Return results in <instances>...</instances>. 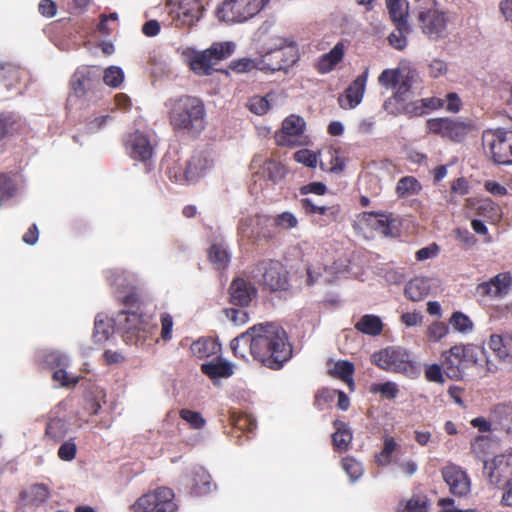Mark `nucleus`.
I'll list each match as a JSON object with an SVG mask.
<instances>
[{"label":"nucleus","instance_id":"f257e3e1","mask_svg":"<svg viewBox=\"0 0 512 512\" xmlns=\"http://www.w3.org/2000/svg\"><path fill=\"white\" fill-rule=\"evenodd\" d=\"M230 347L236 357L245 359L250 353L262 365L274 370L281 369L293 352L286 331L274 323L250 327L235 337Z\"/></svg>","mask_w":512,"mask_h":512},{"label":"nucleus","instance_id":"f03ea898","mask_svg":"<svg viewBox=\"0 0 512 512\" xmlns=\"http://www.w3.org/2000/svg\"><path fill=\"white\" fill-rule=\"evenodd\" d=\"M165 107L176 132L198 136L205 129L206 109L200 98L190 95L173 97L165 102Z\"/></svg>","mask_w":512,"mask_h":512},{"label":"nucleus","instance_id":"7ed1b4c3","mask_svg":"<svg viewBox=\"0 0 512 512\" xmlns=\"http://www.w3.org/2000/svg\"><path fill=\"white\" fill-rule=\"evenodd\" d=\"M101 72L97 67H79L72 76V92L68 96L70 110H82L94 106L102 97Z\"/></svg>","mask_w":512,"mask_h":512},{"label":"nucleus","instance_id":"20e7f679","mask_svg":"<svg viewBox=\"0 0 512 512\" xmlns=\"http://www.w3.org/2000/svg\"><path fill=\"white\" fill-rule=\"evenodd\" d=\"M415 9L424 35L432 40L446 37L448 16L435 0H417Z\"/></svg>","mask_w":512,"mask_h":512},{"label":"nucleus","instance_id":"39448f33","mask_svg":"<svg viewBox=\"0 0 512 512\" xmlns=\"http://www.w3.org/2000/svg\"><path fill=\"white\" fill-rule=\"evenodd\" d=\"M481 350L472 344L454 345L442 353L443 371L452 380H461L466 369L478 363Z\"/></svg>","mask_w":512,"mask_h":512},{"label":"nucleus","instance_id":"423d86ee","mask_svg":"<svg viewBox=\"0 0 512 512\" xmlns=\"http://www.w3.org/2000/svg\"><path fill=\"white\" fill-rule=\"evenodd\" d=\"M371 361L387 372L400 373L410 378L419 375V369L412 361L410 353L399 346H390L373 353Z\"/></svg>","mask_w":512,"mask_h":512},{"label":"nucleus","instance_id":"0eeeda50","mask_svg":"<svg viewBox=\"0 0 512 512\" xmlns=\"http://www.w3.org/2000/svg\"><path fill=\"white\" fill-rule=\"evenodd\" d=\"M250 277L272 292L287 291L289 276L282 262L272 259L259 261L249 272Z\"/></svg>","mask_w":512,"mask_h":512},{"label":"nucleus","instance_id":"6e6552de","mask_svg":"<svg viewBox=\"0 0 512 512\" xmlns=\"http://www.w3.org/2000/svg\"><path fill=\"white\" fill-rule=\"evenodd\" d=\"M270 0H222L215 10L218 20L228 23H244L255 17Z\"/></svg>","mask_w":512,"mask_h":512},{"label":"nucleus","instance_id":"1a4fd4ad","mask_svg":"<svg viewBox=\"0 0 512 512\" xmlns=\"http://www.w3.org/2000/svg\"><path fill=\"white\" fill-rule=\"evenodd\" d=\"M509 135L510 130L502 128L483 132L482 144L484 151L496 164L512 165Z\"/></svg>","mask_w":512,"mask_h":512},{"label":"nucleus","instance_id":"9d476101","mask_svg":"<svg viewBox=\"0 0 512 512\" xmlns=\"http://www.w3.org/2000/svg\"><path fill=\"white\" fill-rule=\"evenodd\" d=\"M105 277L120 302L126 306H133L138 302L135 287L137 277L134 273L114 268L106 270Z\"/></svg>","mask_w":512,"mask_h":512},{"label":"nucleus","instance_id":"9b49d317","mask_svg":"<svg viewBox=\"0 0 512 512\" xmlns=\"http://www.w3.org/2000/svg\"><path fill=\"white\" fill-rule=\"evenodd\" d=\"M297 61L296 49L293 45L280 40L279 44L266 49L258 59V69L266 73H273L291 66Z\"/></svg>","mask_w":512,"mask_h":512},{"label":"nucleus","instance_id":"f8f14e48","mask_svg":"<svg viewBox=\"0 0 512 512\" xmlns=\"http://www.w3.org/2000/svg\"><path fill=\"white\" fill-rule=\"evenodd\" d=\"M174 498L170 488L161 487L142 495L131 508L134 512H174L177 510Z\"/></svg>","mask_w":512,"mask_h":512},{"label":"nucleus","instance_id":"ddd939ff","mask_svg":"<svg viewBox=\"0 0 512 512\" xmlns=\"http://www.w3.org/2000/svg\"><path fill=\"white\" fill-rule=\"evenodd\" d=\"M427 128L429 132L442 138H447L453 142H461L471 130V124L456 118L439 117L429 119Z\"/></svg>","mask_w":512,"mask_h":512},{"label":"nucleus","instance_id":"4468645a","mask_svg":"<svg viewBox=\"0 0 512 512\" xmlns=\"http://www.w3.org/2000/svg\"><path fill=\"white\" fill-rule=\"evenodd\" d=\"M306 123L304 119L297 115L286 117L282 123V129L276 133L275 140L279 146L296 147L304 145Z\"/></svg>","mask_w":512,"mask_h":512},{"label":"nucleus","instance_id":"2eb2a0df","mask_svg":"<svg viewBox=\"0 0 512 512\" xmlns=\"http://www.w3.org/2000/svg\"><path fill=\"white\" fill-rule=\"evenodd\" d=\"M137 310H123L114 319L115 329L121 333L138 334L147 331L149 316Z\"/></svg>","mask_w":512,"mask_h":512},{"label":"nucleus","instance_id":"dca6fc26","mask_svg":"<svg viewBox=\"0 0 512 512\" xmlns=\"http://www.w3.org/2000/svg\"><path fill=\"white\" fill-rule=\"evenodd\" d=\"M442 477L454 496L465 497L470 493L471 480L462 467L448 465L442 469Z\"/></svg>","mask_w":512,"mask_h":512},{"label":"nucleus","instance_id":"f3484780","mask_svg":"<svg viewBox=\"0 0 512 512\" xmlns=\"http://www.w3.org/2000/svg\"><path fill=\"white\" fill-rule=\"evenodd\" d=\"M484 474L491 485L510 481L512 477V455H497L491 461H484Z\"/></svg>","mask_w":512,"mask_h":512},{"label":"nucleus","instance_id":"a211bd4d","mask_svg":"<svg viewBox=\"0 0 512 512\" xmlns=\"http://www.w3.org/2000/svg\"><path fill=\"white\" fill-rule=\"evenodd\" d=\"M204 7L199 0H183L170 12L172 23L176 27L191 26L202 16Z\"/></svg>","mask_w":512,"mask_h":512},{"label":"nucleus","instance_id":"6ab92c4d","mask_svg":"<svg viewBox=\"0 0 512 512\" xmlns=\"http://www.w3.org/2000/svg\"><path fill=\"white\" fill-rule=\"evenodd\" d=\"M348 271V264L344 260H336L331 266H310L307 269V285L311 286L316 283H331L337 277Z\"/></svg>","mask_w":512,"mask_h":512},{"label":"nucleus","instance_id":"aec40b11","mask_svg":"<svg viewBox=\"0 0 512 512\" xmlns=\"http://www.w3.org/2000/svg\"><path fill=\"white\" fill-rule=\"evenodd\" d=\"M45 362L54 370L53 380L60 386L75 385L78 382L77 376L70 375L66 371L70 364V359L66 354L59 351L49 352L45 356Z\"/></svg>","mask_w":512,"mask_h":512},{"label":"nucleus","instance_id":"412c9836","mask_svg":"<svg viewBox=\"0 0 512 512\" xmlns=\"http://www.w3.org/2000/svg\"><path fill=\"white\" fill-rule=\"evenodd\" d=\"M127 153L134 160L148 162L153 156V146L148 136L140 131L128 135L125 140Z\"/></svg>","mask_w":512,"mask_h":512},{"label":"nucleus","instance_id":"4be33fe9","mask_svg":"<svg viewBox=\"0 0 512 512\" xmlns=\"http://www.w3.org/2000/svg\"><path fill=\"white\" fill-rule=\"evenodd\" d=\"M369 69L365 68L363 73L359 75L345 90L344 95L339 97V104L344 109H352L358 106L363 98Z\"/></svg>","mask_w":512,"mask_h":512},{"label":"nucleus","instance_id":"5701e85b","mask_svg":"<svg viewBox=\"0 0 512 512\" xmlns=\"http://www.w3.org/2000/svg\"><path fill=\"white\" fill-rule=\"evenodd\" d=\"M511 285V275L509 273H500L490 281L480 283L476 291L480 296L502 297L508 293Z\"/></svg>","mask_w":512,"mask_h":512},{"label":"nucleus","instance_id":"b1692460","mask_svg":"<svg viewBox=\"0 0 512 512\" xmlns=\"http://www.w3.org/2000/svg\"><path fill=\"white\" fill-rule=\"evenodd\" d=\"M230 301L232 304L245 307L255 297V287L243 278H236L232 281L230 288Z\"/></svg>","mask_w":512,"mask_h":512},{"label":"nucleus","instance_id":"393cba45","mask_svg":"<svg viewBox=\"0 0 512 512\" xmlns=\"http://www.w3.org/2000/svg\"><path fill=\"white\" fill-rule=\"evenodd\" d=\"M188 168V174L192 183L198 181L201 177L213 167V159L208 151H197L191 158L185 162Z\"/></svg>","mask_w":512,"mask_h":512},{"label":"nucleus","instance_id":"a878e982","mask_svg":"<svg viewBox=\"0 0 512 512\" xmlns=\"http://www.w3.org/2000/svg\"><path fill=\"white\" fill-rule=\"evenodd\" d=\"M252 167L259 168L262 175L274 184L279 183L287 173L285 166L280 162L270 158L263 160L261 156L254 157Z\"/></svg>","mask_w":512,"mask_h":512},{"label":"nucleus","instance_id":"bb28decb","mask_svg":"<svg viewBox=\"0 0 512 512\" xmlns=\"http://www.w3.org/2000/svg\"><path fill=\"white\" fill-rule=\"evenodd\" d=\"M186 61L190 69L199 76L211 75L214 70L213 67L216 65L206 49L203 51L193 50L187 53Z\"/></svg>","mask_w":512,"mask_h":512},{"label":"nucleus","instance_id":"cd10ccee","mask_svg":"<svg viewBox=\"0 0 512 512\" xmlns=\"http://www.w3.org/2000/svg\"><path fill=\"white\" fill-rule=\"evenodd\" d=\"M363 218L367 225L384 236H392L396 230V220L391 214L365 213Z\"/></svg>","mask_w":512,"mask_h":512},{"label":"nucleus","instance_id":"c85d7f7f","mask_svg":"<svg viewBox=\"0 0 512 512\" xmlns=\"http://www.w3.org/2000/svg\"><path fill=\"white\" fill-rule=\"evenodd\" d=\"M211 476L208 471L201 467L192 470L190 493L194 496H203L211 492Z\"/></svg>","mask_w":512,"mask_h":512},{"label":"nucleus","instance_id":"c756f323","mask_svg":"<svg viewBox=\"0 0 512 512\" xmlns=\"http://www.w3.org/2000/svg\"><path fill=\"white\" fill-rule=\"evenodd\" d=\"M493 430L512 433V405L499 404L492 410Z\"/></svg>","mask_w":512,"mask_h":512},{"label":"nucleus","instance_id":"7c9ffc66","mask_svg":"<svg viewBox=\"0 0 512 512\" xmlns=\"http://www.w3.org/2000/svg\"><path fill=\"white\" fill-rule=\"evenodd\" d=\"M193 356L203 359L217 355L221 351V345L210 337H202L194 341L190 346Z\"/></svg>","mask_w":512,"mask_h":512},{"label":"nucleus","instance_id":"2f4dec72","mask_svg":"<svg viewBox=\"0 0 512 512\" xmlns=\"http://www.w3.org/2000/svg\"><path fill=\"white\" fill-rule=\"evenodd\" d=\"M209 259L216 269H225L231 260V254L227 244L222 240H216L209 248Z\"/></svg>","mask_w":512,"mask_h":512},{"label":"nucleus","instance_id":"473e14b6","mask_svg":"<svg viewBox=\"0 0 512 512\" xmlns=\"http://www.w3.org/2000/svg\"><path fill=\"white\" fill-rule=\"evenodd\" d=\"M414 77H415V71H413V70H409L405 76H403V75L400 76V82L396 87L395 93L393 94L392 97L387 99L383 104V108L386 111H389V107L393 100L398 103H404L408 99L409 93L411 90V84H412Z\"/></svg>","mask_w":512,"mask_h":512},{"label":"nucleus","instance_id":"72a5a7b5","mask_svg":"<svg viewBox=\"0 0 512 512\" xmlns=\"http://www.w3.org/2000/svg\"><path fill=\"white\" fill-rule=\"evenodd\" d=\"M430 291V283L427 278L415 277L411 279L405 286V295L412 301L423 300Z\"/></svg>","mask_w":512,"mask_h":512},{"label":"nucleus","instance_id":"f704fd0d","mask_svg":"<svg viewBox=\"0 0 512 512\" xmlns=\"http://www.w3.org/2000/svg\"><path fill=\"white\" fill-rule=\"evenodd\" d=\"M400 444L391 436L384 435L383 447L381 451L375 455L377 465L386 467L393 462V455L400 451Z\"/></svg>","mask_w":512,"mask_h":512},{"label":"nucleus","instance_id":"c9c22d12","mask_svg":"<svg viewBox=\"0 0 512 512\" xmlns=\"http://www.w3.org/2000/svg\"><path fill=\"white\" fill-rule=\"evenodd\" d=\"M355 328L365 335L375 337L382 333L383 323L379 316L366 314L358 320L355 324Z\"/></svg>","mask_w":512,"mask_h":512},{"label":"nucleus","instance_id":"e433bc0d","mask_svg":"<svg viewBox=\"0 0 512 512\" xmlns=\"http://www.w3.org/2000/svg\"><path fill=\"white\" fill-rule=\"evenodd\" d=\"M201 371L210 379L227 378L233 374L232 366L223 361H210L201 365Z\"/></svg>","mask_w":512,"mask_h":512},{"label":"nucleus","instance_id":"4c0bfd02","mask_svg":"<svg viewBox=\"0 0 512 512\" xmlns=\"http://www.w3.org/2000/svg\"><path fill=\"white\" fill-rule=\"evenodd\" d=\"M114 329V319H110L104 314H98L95 318L93 337L99 343L105 342Z\"/></svg>","mask_w":512,"mask_h":512},{"label":"nucleus","instance_id":"58836bf2","mask_svg":"<svg viewBox=\"0 0 512 512\" xmlns=\"http://www.w3.org/2000/svg\"><path fill=\"white\" fill-rule=\"evenodd\" d=\"M386 6L395 24L407 26L408 3L406 0H386Z\"/></svg>","mask_w":512,"mask_h":512},{"label":"nucleus","instance_id":"ea45409f","mask_svg":"<svg viewBox=\"0 0 512 512\" xmlns=\"http://www.w3.org/2000/svg\"><path fill=\"white\" fill-rule=\"evenodd\" d=\"M236 48L232 41L214 42L206 51L209 53L215 64L230 57Z\"/></svg>","mask_w":512,"mask_h":512},{"label":"nucleus","instance_id":"a19ab883","mask_svg":"<svg viewBox=\"0 0 512 512\" xmlns=\"http://www.w3.org/2000/svg\"><path fill=\"white\" fill-rule=\"evenodd\" d=\"M344 54L343 45L338 43L336 44L329 53L324 54L319 63L318 69L321 73H328L333 69V67L338 64Z\"/></svg>","mask_w":512,"mask_h":512},{"label":"nucleus","instance_id":"79ce46f5","mask_svg":"<svg viewBox=\"0 0 512 512\" xmlns=\"http://www.w3.org/2000/svg\"><path fill=\"white\" fill-rule=\"evenodd\" d=\"M334 425L336 432L332 435L333 445L338 451H346L352 441V433L344 422L336 421Z\"/></svg>","mask_w":512,"mask_h":512},{"label":"nucleus","instance_id":"37998d69","mask_svg":"<svg viewBox=\"0 0 512 512\" xmlns=\"http://www.w3.org/2000/svg\"><path fill=\"white\" fill-rule=\"evenodd\" d=\"M49 496L48 488L43 484H35L22 492V498L27 504L40 505L44 503Z\"/></svg>","mask_w":512,"mask_h":512},{"label":"nucleus","instance_id":"c03bdc74","mask_svg":"<svg viewBox=\"0 0 512 512\" xmlns=\"http://www.w3.org/2000/svg\"><path fill=\"white\" fill-rule=\"evenodd\" d=\"M421 190V184L412 176L402 177L396 186V192L400 197L417 195Z\"/></svg>","mask_w":512,"mask_h":512},{"label":"nucleus","instance_id":"a18cd8bd","mask_svg":"<svg viewBox=\"0 0 512 512\" xmlns=\"http://www.w3.org/2000/svg\"><path fill=\"white\" fill-rule=\"evenodd\" d=\"M330 374L344 381L345 383L353 384L354 366L349 361H338L329 370Z\"/></svg>","mask_w":512,"mask_h":512},{"label":"nucleus","instance_id":"49530a36","mask_svg":"<svg viewBox=\"0 0 512 512\" xmlns=\"http://www.w3.org/2000/svg\"><path fill=\"white\" fill-rule=\"evenodd\" d=\"M166 174L168 177L176 183L179 184H189L192 183L190 179V175L188 174V168L186 163L178 164L174 163L172 166L168 165L166 167Z\"/></svg>","mask_w":512,"mask_h":512},{"label":"nucleus","instance_id":"de8ad7c7","mask_svg":"<svg viewBox=\"0 0 512 512\" xmlns=\"http://www.w3.org/2000/svg\"><path fill=\"white\" fill-rule=\"evenodd\" d=\"M369 391L373 394H380L385 399H395L399 393L398 385L395 382L372 383Z\"/></svg>","mask_w":512,"mask_h":512},{"label":"nucleus","instance_id":"09e8293b","mask_svg":"<svg viewBox=\"0 0 512 512\" xmlns=\"http://www.w3.org/2000/svg\"><path fill=\"white\" fill-rule=\"evenodd\" d=\"M388 112L393 115L404 114L409 118L418 117L426 114L421 99L404 103L401 108L397 110L389 109Z\"/></svg>","mask_w":512,"mask_h":512},{"label":"nucleus","instance_id":"8fccbe9b","mask_svg":"<svg viewBox=\"0 0 512 512\" xmlns=\"http://www.w3.org/2000/svg\"><path fill=\"white\" fill-rule=\"evenodd\" d=\"M68 431L66 421L60 418L51 419L46 427V435L55 441L62 440Z\"/></svg>","mask_w":512,"mask_h":512},{"label":"nucleus","instance_id":"3c124183","mask_svg":"<svg viewBox=\"0 0 512 512\" xmlns=\"http://www.w3.org/2000/svg\"><path fill=\"white\" fill-rule=\"evenodd\" d=\"M124 71L119 66H109L104 70L103 81L111 88H118L124 81Z\"/></svg>","mask_w":512,"mask_h":512},{"label":"nucleus","instance_id":"603ef678","mask_svg":"<svg viewBox=\"0 0 512 512\" xmlns=\"http://www.w3.org/2000/svg\"><path fill=\"white\" fill-rule=\"evenodd\" d=\"M401 70L399 68L385 69L378 77L379 84L385 89H396L400 82Z\"/></svg>","mask_w":512,"mask_h":512},{"label":"nucleus","instance_id":"864d4df0","mask_svg":"<svg viewBox=\"0 0 512 512\" xmlns=\"http://www.w3.org/2000/svg\"><path fill=\"white\" fill-rule=\"evenodd\" d=\"M111 119V116L108 114L93 113L85 119L86 132L91 134L99 132Z\"/></svg>","mask_w":512,"mask_h":512},{"label":"nucleus","instance_id":"5fc2aeb1","mask_svg":"<svg viewBox=\"0 0 512 512\" xmlns=\"http://www.w3.org/2000/svg\"><path fill=\"white\" fill-rule=\"evenodd\" d=\"M408 32V23L407 26H401L400 23L396 24V29L388 37L389 44L397 50H403L407 46L406 34Z\"/></svg>","mask_w":512,"mask_h":512},{"label":"nucleus","instance_id":"6e6d98bb","mask_svg":"<svg viewBox=\"0 0 512 512\" xmlns=\"http://www.w3.org/2000/svg\"><path fill=\"white\" fill-rule=\"evenodd\" d=\"M273 224L281 230H291L298 226L297 217L290 211H284L273 217Z\"/></svg>","mask_w":512,"mask_h":512},{"label":"nucleus","instance_id":"4d7b16f0","mask_svg":"<svg viewBox=\"0 0 512 512\" xmlns=\"http://www.w3.org/2000/svg\"><path fill=\"white\" fill-rule=\"evenodd\" d=\"M489 347L497 353V356L504 361H511L512 355L506 347L503 335H491L489 339Z\"/></svg>","mask_w":512,"mask_h":512},{"label":"nucleus","instance_id":"13d9d810","mask_svg":"<svg viewBox=\"0 0 512 512\" xmlns=\"http://www.w3.org/2000/svg\"><path fill=\"white\" fill-rule=\"evenodd\" d=\"M300 205L307 214H319L325 216L334 215V211L332 210V208L327 207L325 205L317 204L314 202L312 198L309 197L302 198L300 200Z\"/></svg>","mask_w":512,"mask_h":512},{"label":"nucleus","instance_id":"bf43d9fd","mask_svg":"<svg viewBox=\"0 0 512 512\" xmlns=\"http://www.w3.org/2000/svg\"><path fill=\"white\" fill-rule=\"evenodd\" d=\"M342 467L350 478L351 482H356L363 475L362 464L354 458L346 457L342 460Z\"/></svg>","mask_w":512,"mask_h":512},{"label":"nucleus","instance_id":"052dcab7","mask_svg":"<svg viewBox=\"0 0 512 512\" xmlns=\"http://www.w3.org/2000/svg\"><path fill=\"white\" fill-rule=\"evenodd\" d=\"M270 97L271 94L266 96H254L248 101L249 110L256 115H263L270 109Z\"/></svg>","mask_w":512,"mask_h":512},{"label":"nucleus","instance_id":"680f3d73","mask_svg":"<svg viewBox=\"0 0 512 512\" xmlns=\"http://www.w3.org/2000/svg\"><path fill=\"white\" fill-rule=\"evenodd\" d=\"M450 324L455 330L461 333H467L473 329V323L470 318L461 312L453 313L450 319Z\"/></svg>","mask_w":512,"mask_h":512},{"label":"nucleus","instance_id":"e2e57ef3","mask_svg":"<svg viewBox=\"0 0 512 512\" xmlns=\"http://www.w3.org/2000/svg\"><path fill=\"white\" fill-rule=\"evenodd\" d=\"M17 192L14 181L5 174L0 173V203L10 199Z\"/></svg>","mask_w":512,"mask_h":512},{"label":"nucleus","instance_id":"0e129e2a","mask_svg":"<svg viewBox=\"0 0 512 512\" xmlns=\"http://www.w3.org/2000/svg\"><path fill=\"white\" fill-rule=\"evenodd\" d=\"M398 512H427L426 498L419 495L413 496L399 508Z\"/></svg>","mask_w":512,"mask_h":512},{"label":"nucleus","instance_id":"69168bd1","mask_svg":"<svg viewBox=\"0 0 512 512\" xmlns=\"http://www.w3.org/2000/svg\"><path fill=\"white\" fill-rule=\"evenodd\" d=\"M180 417L187 422L191 428L193 429H201L205 425V419L202 417V415L193 410L189 409H181L180 410Z\"/></svg>","mask_w":512,"mask_h":512},{"label":"nucleus","instance_id":"338daca9","mask_svg":"<svg viewBox=\"0 0 512 512\" xmlns=\"http://www.w3.org/2000/svg\"><path fill=\"white\" fill-rule=\"evenodd\" d=\"M490 446V441L485 436H477L471 442V452L480 460H483Z\"/></svg>","mask_w":512,"mask_h":512},{"label":"nucleus","instance_id":"774afa93","mask_svg":"<svg viewBox=\"0 0 512 512\" xmlns=\"http://www.w3.org/2000/svg\"><path fill=\"white\" fill-rule=\"evenodd\" d=\"M224 313L227 319L236 326H241L248 322L249 315L244 307L241 308H226Z\"/></svg>","mask_w":512,"mask_h":512}]
</instances>
